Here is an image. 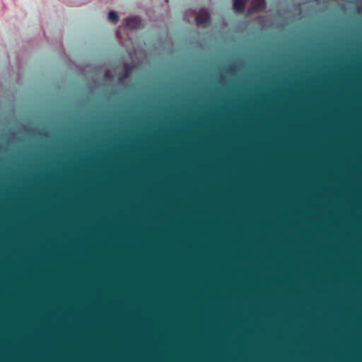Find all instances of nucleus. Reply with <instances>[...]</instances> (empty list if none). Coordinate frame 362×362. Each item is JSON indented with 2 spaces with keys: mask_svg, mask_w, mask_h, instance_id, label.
Wrapping results in <instances>:
<instances>
[{
  "mask_svg": "<svg viewBox=\"0 0 362 362\" xmlns=\"http://www.w3.org/2000/svg\"><path fill=\"white\" fill-rule=\"evenodd\" d=\"M122 25L128 30H134L143 26L142 20L139 16H132L123 20Z\"/></svg>",
  "mask_w": 362,
  "mask_h": 362,
  "instance_id": "f257e3e1",
  "label": "nucleus"
},
{
  "mask_svg": "<svg viewBox=\"0 0 362 362\" xmlns=\"http://www.w3.org/2000/svg\"><path fill=\"white\" fill-rule=\"evenodd\" d=\"M195 20L198 25L206 27L210 21V16L206 9L202 8L195 14Z\"/></svg>",
  "mask_w": 362,
  "mask_h": 362,
  "instance_id": "f03ea898",
  "label": "nucleus"
},
{
  "mask_svg": "<svg viewBox=\"0 0 362 362\" xmlns=\"http://www.w3.org/2000/svg\"><path fill=\"white\" fill-rule=\"evenodd\" d=\"M265 0H253L250 8H248V13L254 11H261L265 8Z\"/></svg>",
  "mask_w": 362,
  "mask_h": 362,
  "instance_id": "7ed1b4c3",
  "label": "nucleus"
},
{
  "mask_svg": "<svg viewBox=\"0 0 362 362\" xmlns=\"http://www.w3.org/2000/svg\"><path fill=\"white\" fill-rule=\"evenodd\" d=\"M247 0H234L233 9L235 13L242 12L245 8V4Z\"/></svg>",
  "mask_w": 362,
  "mask_h": 362,
  "instance_id": "20e7f679",
  "label": "nucleus"
},
{
  "mask_svg": "<svg viewBox=\"0 0 362 362\" xmlns=\"http://www.w3.org/2000/svg\"><path fill=\"white\" fill-rule=\"evenodd\" d=\"M108 20L112 23H116L118 21V15L115 11H110L107 16Z\"/></svg>",
  "mask_w": 362,
  "mask_h": 362,
  "instance_id": "39448f33",
  "label": "nucleus"
},
{
  "mask_svg": "<svg viewBox=\"0 0 362 362\" xmlns=\"http://www.w3.org/2000/svg\"><path fill=\"white\" fill-rule=\"evenodd\" d=\"M105 76L109 78H112L114 76V74L112 73L110 71H107L105 74Z\"/></svg>",
  "mask_w": 362,
  "mask_h": 362,
  "instance_id": "423d86ee",
  "label": "nucleus"
},
{
  "mask_svg": "<svg viewBox=\"0 0 362 362\" xmlns=\"http://www.w3.org/2000/svg\"><path fill=\"white\" fill-rule=\"evenodd\" d=\"M189 12H190V13H192L194 14V11H189Z\"/></svg>",
  "mask_w": 362,
  "mask_h": 362,
  "instance_id": "0eeeda50",
  "label": "nucleus"
}]
</instances>
